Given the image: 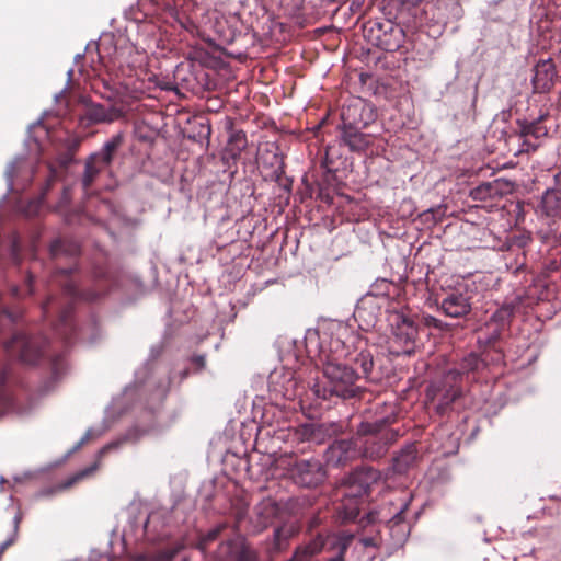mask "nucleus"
Segmentation results:
<instances>
[{"instance_id": "1", "label": "nucleus", "mask_w": 561, "mask_h": 561, "mask_svg": "<svg viewBox=\"0 0 561 561\" xmlns=\"http://www.w3.org/2000/svg\"><path fill=\"white\" fill-rule=\"evenodd\" d=\"M373 115V107L360 99L343 106L341 112L343 121L342 139L351 150L360 151L368 147V137L358 129L367 126Z\"/></svg>"}, {"instance_id": "2", "label": "nucleus", "mask_w": 561, "mask_h": 561, "mask_svg": "<svg viewBox=\"0 0 561 561\" xmlns=\"http://www.w3.org/2000/svg\"><path fill=\"white\" fill-rule=\"evenodd\" d=\"M323 374L328 380V389H320V387L317 386L314 393L318 397L327 399L328 394H335L341 398H351L356 394L358 387L355 382L358 378V374L347 364L329 359L324 364Z\"/></svg>"}, {"instance_id": "3", "label": "nucleus", "mask_w": 561, "mask_h": 561, "mask_svg": "<svg viewBox=\"0 0 561 561\" xmlns=\"http://www.w3.org/2000/svg\"><path fill=\"white\" fill-rule=\"evenodd\" d=\"M380 479V473L373 468H363L353 472L343 490V519L352 520L357 517L359 506L357 499L367 495L371 485Z\"/></svg>"}, {"instance_id": "4", "label": "nucleus", "mask_w": 561, "mask_h": 561, "mask_svg": "<svg viewBox=\"0 0 561 561\" xmlns=\"http://www.w3.org/2000/svg\"><path fill=\"white\" fill-rule=\"evenodd\" d=\"M392 334L389 340V352L396 355H410L414 350L417 327L412 317L396 311L389 318Z\"/></svg>"}, {"instance_id": "5", "label": "nucleus", "mask_w": 561, "mask_h": 561, "mask_svg": "<svg viewBox=\"0 0 561 561\" xmlns=\"http://www.w3.org/2000/svg\"><path fill=\"white\" fill-rule=\"evenodd\" d=\"M288 477L298 485L313 488L323 482L325 471L320 460L296 459L287 468Z\"/></svg>"}, {"instance_id": "6", "label": "nucleus", "mask_w": 561, "mask_h": 561, "mask_svg": "<svg viewBox=\"0 0 561 561\" xmlns=\"http://www.w3.org/2000/svg\"><path fill=\"white\" fill-rule=\"evenodd\" d=\"M353 538L354 536L348 533L330 534L327 537L318 536L307 545L308 551L313 556L327 551L332 554L328 561H344V553Z\"/></svg>"}, {"instance_id": "7", "label": "nucleus", "mask_w": 561, "mask_h": 561, "mask_svg": "<svg viewBox=\"0 0 561 561\" xmlns=\"http://www.w3.org/2000/svg\"><path fill=\"white\" fill-rule=\"evenodd\" d=\"M116 147L117 142L115 140L107 141L99 152L89 157L85 162V170L82 176V185L84 190H88L100 172L110 165Z\"/></svg>"}, {"instance_id": "8", "label": "nucleus", "mask_w": 561, "mask_h": 561, "mask_svg": "<svg viewBox=\"0 0 561 561\" xmlns=\"http://www.w3.org/2000/svg\"><path fill=\"white\" fill-rule=\"evenodd\" d=\"M5 348L11 353L19 354L25 364H35L42 354L39 341L25 335H16L5 344Z\"/></svg>"}, {"instance_id": "9", "label": "nucleus", "mask_w": 561, "mask_h": 561, "mask_svg": "<svg viewBox=\"0 0 561 561\" xmlns=\"http://www.w3.org/2000/svg\"><path fill=\"white\" fill-rule=\"evenodd\" d=\"M543 116L534 122H524L520 124V138L523 139L520 151L535 150L539 146V140L547 136L548 128L542 124Z\"/></svg>"}, {"instance_id": "10", "label": "nucleus", "mask_w": 561, "mask_h": 561, "mask_svg": "<svg viewBox=\"0 0 561 561\" xmlns=\"http://www.w3.org/2000/svg\"><path fill=\"white\" fill-rule=\"evenodd\" d=\"M440 308L446 316L460 318L469 313L471 305L463 293L451 291L442 300Z\"/></svg>"}, {"instance_id": "11", "label": "nucleus", "mask_w": 561, "mask_h": 561, "mask_svg": "<svg viewBox=\"0 0 561 561\" xmlns=\"http://www.w3.org/2000/svg\"><path fill=\"white\" fill-rule=\"evenodd\" d=\"M357 443L340 440L334 443L327 451V461L333 466H341L358 455Z\"/></svg>"}, {"instance_id": "12", "label": "nucleus", "mask_w": 561, "mask_h": 561, "mask_svg": "<svg viewBox=\"0 0 561 561\" xmlns=\"http://www.w3.org/2000/svg\"><path fill=\"white\" fill-rule=\"evenodd\" d=\"M122 115V111L115 106L105 107L96 103L87 104L83 113V117L90 124L112 123Z\"/></svg>"}, {"instance_id": "13", "label": "nucleus", "mask_w": 561, "mask_h": 561, "mask_svg": "<svg viewBox=\"0 0 561 561\" xmlns=\"http://www.w3.org/2000/svg\"><path fill=\"white\" fill-rule=\"evenodd\" d=\"M556 75V66L551 59L539 61L535 67V76L533 78L535 90L537 92L549 91L553 85Z\"/></svg>"}, {"instance_id": "14", "label": "nucleus", "mask_w": 561, "mask_h": 561, "mask_svg": "<svg viewBox=\"0 0 561 561\" xmlns=\"http://www.w3.org/2000/svg\"><path fill=\"white\" fill-rule=\"evenodd\" d=\"M33 173V167L24 158L14 159L8 165L5 171L9 188L11 191L16 190L14 179L21 180L22 182H30L32 180Z\"/></svg>"}, {"instance_id": "15", "label": "nucleus", "mask_w": 561, "mask_h": 561, "mask_svg": "<svg viewBox=\"0 0 561 561\" xmlns=\"http://www.w3.org/2000/svg\"><path fill=\"white\" fill-rule=\"evenodd\" d=\"M541 210L552 218H561V188L547 190L541 199Z\"/></svg>"}, {"instance_id": "16", "label": "nucleus", "mask_w": 561, "mask_h": 561, "mask_svg": "<svg viewBox=\"0 0 561 561\" xmlns=\"http://www.w3.org/2000/svg\"><path fill=\"white\" fill-rule=\"evenodd\" d=\"M7 373L0 374V416L5 413L15 412L16 414H25L27 411L20 407H15V399L5 388Z\"/></svg>"}, {"instance_id": "17", "label": "nucleus", "mask_w": 561, "mask_h": 561, "mask_svg": "<svg viewBox=\"0 0 561 561\" xmlns=\"http://www.w3.org/2000/svg\"><path fill=\"white\" fill-rule=\"evenodd\" d=\"M416 461V449L414 445H409L394 457L392 469L397 473L407 472Z\"/></svg>"}, {"instance_id": "18", "label": "nucleus", "mask_w": 561, "mask_h": 561, "mask_svg": "<svg viewBox=\"0 0 561 561\" xmlns=\"http://www.w3.org/2000/svg\"><path fill=\"white\" fill-rule=\"evenodd\" d=\"M277 505L272 500H264L255 507V514L259 519V526L266 527L276 517Z\"/></svg>"}, {"instance_id": "19", "label": "nucleus", "mask_w": 561, "mask_h": 561, "mask_svg": "<svg viewBox=\"0 0 561 561\" xmlns=\"http://www.w3.org/2000/svg\"><path fill=\"white\" fill-rule=\"evenodd\" d=\"M354 317L358 322L359 328L364 331H369L375 328L377 323V317L374 312V308L369 309L365 302L355 309Z\"/></svg>"}, {"instance_id": "20", "label": "nucleus", "mask_w": 561, "mask_h": 561, "mask_svg": "<svg viewBox=\"0 0 561 561\" xmlns=\"http://www.w3.org/2000/svg\"><path fill=\"white\" fill-rule=\"evenodd\" d=\"M99 468V461L94 462L92 466L80 470L79 472L75 473L71 478H69L67 481H65L61 484V489L69 488L73 485L76 482L91 476L93 472H95Z\"/></svg>"}, {"instance_id": "21", "label": "nucleus", "mask_w": 561, "mask_h": 561, "mask_svg": "<svg viewBox=\"0 0 561 561\" xmlns=\"http://www.w3.org/2000/svg\"><path fill=\"white\" fill-rule=\"evenodd\" d=\"M355 364L362 368V374L367 377L374 365L371 354L369 352H360L355 358Z\"/></svg>"}, {"instance_id": "22", "label": "nucleus", "mask_w": 561, "mask_h": 561, "mask_svg": "<svg viewBox=\"0 0 561 561\" xmlns=\"http://www.w3.org/2000/svg\"><path fill=\"white\" fill-rule=\"evenodd\" d=\"M293 534H294V530L291 527L277 528L274 533L277 548L279 549L282 547V542L287 540Z\"/></svg>"}, {"instance_id": "23", "label": "nucleus", "mask_w": 561, "mask_h": 561, "mask_svg": "<svg viewBox=\"0 0 561 561\" xmlns=\"http://www.w3.org/2000/svg\"><path fill=\"white\" fill-rule=\"evenodd\" d=\"M104 430H94V428H89L85 434L83 435V437L80 439V442L77 444V446L75 447V449H79L83 444H85L87 442H89L90 439H94V438H98L100 437L102 434H103Z\"/></svg>"}, {"instance_id": "24", "label": "nucleus", "mask_w": 561, "mask_h": 561, "mask_svg": "<svg viewBox=\"0 0 561 561\" xmlns=\"http://www.w3.org/2000/svg\"><path fill=\"white\" fill-rule=\"evenodd\" d=\"M460 396V390L457 389V388H454L451 387L445 394H444V398H443V403L444 404H449L451 403L457 397Z\"/></svg>"}, {"instance_id": "25", "label": "nucleus", "mask_w": 561, "mask_h": 561, "mask_svg": "<svg viewBox=\"0 0 561 561\" xmlns=\"http://www.w3.org/2000/svg\"><path fill=\"white\" fill-rule=\"evenodd\" d=\"M479 359L476 356L470 355L469 357L463 359L462 367L466 370H473L478 367Z\"/></svg>"}, {"instance_id": "26", "label": "nucleus", "mask_w": 561, "mask_h": 561, "mask_svg": "<svg viewBox=\"0 0 561 561\" xmlns=\"http://www.w3.org/2000/svg\"><path fill=\"white\" fill-rule=\"evenodd\" d=\"M385 446H379L377 450L365 448L364 454L368 458H378L385 454Z\"/></svg>"}, {"instance_id": "27", "label": "nucleus", "mask_w": 561, "mask_h": 561, "mask_svg": "<svg viewBox=\"0 0 561 561\" xmlns=\"http://www.w3.org/2000/svg\"><path fill=\"white\" fill-rule=\"evenodd\" d=\"M118 443H111L105 445L100 451L98 453V458L101 459L105 453H107L111 449L117 448Z\"/></svg>"}, {"instance_id": "28", "label": "nucleus", "mask_w": 561, "mask_h": 561, "mask_svg": "<svg viewBox=\"0 0 561 561\" xmlns=\"http://www.w3.org/2000/svg\"><path fill=\"white\" fill-rule=\"evenodd\" d=\"M403 511H404V507H402L393 517H392V522L394 524H399L401 523L402 520V514H403Z\"/></svg>"}, {"instance_id": "29", "label": "nucleus", "mask_w": 561, "mask_h": 561, "mask_svg": "<svg viewBox=\"0 0 561 561\" xmlns=\"http://www.w3.org/2000/svg\"><path fill=\"white\" fill-rule=\"evenodd\" d=\"M426 323H427L428 325H434V327H436V328H437V327H439L440 321H439V320H437V319H436V318H434V317H430V318H427V319H426Z\"/></svg>"}, {"instance_id": "30", "label": "nucleus", "mask_w": 561, "mask_h": 561, "mask_svg": "<svg viewBox=\"0 0 561 561\" xmlns=\"http://www.w3.org/2000/svg\"><path fill=\"white\" fill-rule=\"evenodd\" d=\"M459 376V373L458 371H449L447 375H446V379L447 380H455L457 377Z\"/></svg>"}, {"instance_id": "31", "label": "nucleus", "mask_w": 561, "mask_h": 561, "mask_svg": "<svg viewBox=\"0 0 561 561\" xmlns=\"http://www.w3.org/2000/svg\"><path fill=\"white\" fill-rule=\"evenodd\" d=\"M360 543L364 546V547H369V546H373L374 545V540L371 538H363L360 540Z\"/></svg>"}, {"instance_id": "32", "label": "nucleus", "mask_w": 561, "mask_h": 561, "mask_svg": "<svg viewBox=\"0 0 561 561\" xmlns=\"http://www.w3.org/2000/svg\"><path fill=\"white\" fill-rule=\"evenodd\" d=\"M218 531H219L218 529H214V530L209 531L206 540H214L217 537Z\"/></svg>"}, {"instance_id": "33", "label": "nucleus", "mask_w": 561, "mask_h": 561, "mask_svg": "<svg viewBox=\"0 0 561 561\" xmlns=\"http://www.w3.org/2000/svg\"><path fill=\"white\" fill-rule=\"evenodd\" d=\"M194 360L196 362V364L201 367H203L205 365V357L204 356H196L194 358Z\"/></svg>"}, {"instance_id": "34", "label": "nucleus", "mask_w": 561, "mask_h": 561, "mask_svg": "<svg viewBox=\"0 0 561 561\" xmlns=\"http://www.w3.org/2000/svg\"><path fill=\"white\" fill-rule=\"evenodd\" d=\"M18 524H19V517L15 516L14 517V528L16 529L18 528Z\"/></svg>"}, {"instance_id": "35", "label": "nucleus", "mask_w": 561, "mask_h": 561, "mask_svg": "<svg viewBox=\"0 0 561 561\" xmlns=\"http://www.w3.org/2000/svg\"><path fill=\"white\" fill-rule=\"evenodd\" d=\"M10 543H11L10 541H9V542L3 543L2 549H4L5 547H8Z\"/></svg>"}]
</instances>
